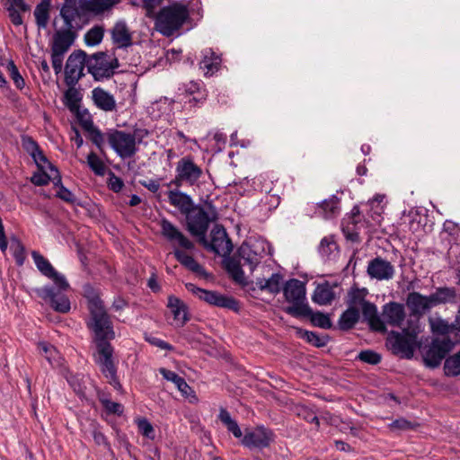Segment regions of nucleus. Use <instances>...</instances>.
I'll return each instance as SVG.
<instances>
[{
	"label": "nucleus",
	"instance_id": "nucleus-1",
	"mask_svg": "<svg viewBox=\"0 0 460 460\" xmlns=\"http://www.w3.org/2000/svg\"><path fill=\"white\" fill-rule=\"evenodd\" d=\"M84 296L87 300V308L90 319L87 327L93 332V341L96 345L94 361L108 383L117 391L122 389V385L117 375V366L113 360V348L111 341L115 338L113 324L108 314L100 292L92 285L84 286Z\"/></svg>",
	"mask_w": 460,
	"mask_h": 460
},
{
	"label": "nucleus",
	"instance_id": "nucleus-2",
	"mask_svg": "<svg viewBox=\"0 0 460 460\" xmlns=\"http://www.w3.org/2000/svg\"><path fill=\"white\" fill-rule=\"evenodd\" d=\"M31 257L38 270L48 279L54 282V286L46 285L34 289L36 295L49 303L50 307L61 314H66L70 311L71 304L65 291L70 288L66 277L58 272L49 261L37 251L31 252Z\"/></svg>",
	"mask_w": 460,
	"mask_h": 460
},
{
	"label": "nucleus",
	"instance_id": "nucleus-3",
	"mask_svg": "<svg viewBox=\"0 0 460 460\" xmlns=\"http://www.w3.org/2000/svg\"><path fill=\"white\" fill-rule=\"evenodd\" d=\"M115 0H78L75 2L68 0L65 6H60L59 16L64 22L65 27L74 31L80 29L91 14L98 15L111 9Z\"/></svg>",
	"mask_w": 460,
	"mask_h": 460
},
{
	"label": "nucleus",
	"instance_id": "nucleus-4",
	"mask_svg": "<svg viewBox=\"0 0 460 460\" xmlns=\"http://www.w3.org/2000/svg\"><path fill=\"white\" fill-rule=\"evenodd\" d=\"M186 217V228L189 233L198 237L199 242L207 245V233L210 223L217 219V208L212 201H206L205 207L194 205Z\"/></svg>",
	"mask_w": 460,
	"mask_h": 460
},
{
	"label": "nucleus",
	"instance_id": "nucleus-5",
	"mask_svg": "<svg viewBox=\"0 0 460 460\" xmlns=\"http://www.w3.org/2000/svg\"><path fill=\"white\" fill-rule=\"evenodd\" d=\"M190 16L188 7L181 3H173L164 6L155 16V27L165 37L173 35L179 31Z\"/></svg>",
	"mask_w": 460,
	"mask_h": 460
},
{
	"label": "nucleus",
	"instance_id": "nucleus-6",
	"mask_svg": "<svg viewBox=\"0 0 460 460\" xmlns=\"http://www.w3.org/2000/svg\"><path fill=\"white\" fill-rule=\"evenodd\" d=\"M202 176V168L194 162L191 155H185L176 163L174 178L167 183V186L176 188L184 185L195 186L199 183Z\"/></svg>",
	"mask_w": 460,
	"mask_h": 460
},
{
	"label": "nucleus",
	"instance_id": "nucleus-7",
	"mask_svg": "<svg viewBox=\"0 0 460 460\" xmlns=\"http://www.w3.org/2000/svg\"><path fill=\"white\" fill-rule=\"evenodd\" d=\"M76 38L75 31L65 27L57 31L50 42L51 64L56 75L61 73L65 55Z\"/></svg>",
	"mask_w": 460,
	"mask_h": 460
},
{
	"label": "nucleus",
	"instance_id": "nucleus-8",
	"mask_svg": "<svg viewBox=\"0 0 460 460\" xmlns=\"http://www.w3.org/2000/svg\"><path fill=\"white\" fill-rule=\"evenodd\" d=\"M386 346L393 354L411 358L417 347V332L407 328L402 332L392 331L386 338Z\"/></svg>",
	"mask_w": 460,
	"mask_h": 460
},
{
	"label": "nucleus",
	"instance_id": "nucleus-9",
	"mask_svg": "<svg viewBox=\"0 0 460 460\" xmlns=\"http://www.w3.org/2000/svg\"><path fill=\"white\" fill-rule=\"evenodd\" d=\"M185 288L189 292L210 305L226 308L235 313L240 310L239 301L233 296L222 295L217 291L204 289L192 283H186Z\"/></svg>",
	"mask_w": 460,
	"mask_h": 460
},
{
	"label": "nucleus",
	"instance_id": "nucleus-10",
	"mask_svg": "<svg viewBox=\"0 0 460 460\" xmlns=\"http://www.w3.org/2000/svg\"><path fill=\"white\" fill-rule=\"evenodd\" d=\"M107 140L114 152L121 158L133 157L138 151L136 137L123 130L112 129L107 134Z\"/></svg>",
	"mask_w": 460,
	"mask_h": 460
},
{
	"label": "nucleus",
	"instance_id": "nucleus-11",
	"mask_svg": "<svg viewBox=\"0 0 460 460\" xmlns=\"http://www.w3.org/2000/svg\"><path fill=\"white\" fill-rule=\"evenodd\" d=\"M88 68L87 54L78 49L73 51L65 66V83L67 86H75L80 79L84 76V67Z\"/></svg>",
	"mask_w": 460,
	"mask_h": 460
},
{
	"label": "nucleus",
	"instance_id": "nucleus-12",
	"mask_svg": "<svg viewBox=\"0 0 460 460\" xmlns=\"http://www.w3.org/2000/svg\"><path fill=\"white\" fill-rule=\"evenodd\" d=\"M454 342L449 338H436L422 350V358L426 366L437 367L453 349Z\"/></svg>",
	"mask_w": 460,
	"mask_h": 460
},
{
	"label": "nucleus",
	"instance_id": "nucleus-13",
	"mask_svg": "<svg viewBox=\"0 0 460 460\" xmlns=\"http://www.w3.org/2000/svg\"><path fill=\"white\" fill-rule=\"evenodd\" d=\"M283 294L287 302L292 304V305L285 308V312L293 317H295V314L290 313L292 309L302 305H309L306 302L305 284L296 279H290L285 283Z\"/></svg>",
	"mask_w": 460,
	"mask_h": 460
},
{
	"label": "nucleus",
	"instance_id": "nucleus-14",
	"mask_svg": "<svg viewBox=\"0 0 460 460\" xmlns=\"http://www.w3.org/2000/svg\"><path fill=\"white\" fill-rule=\"evenodd\" d=\"M88 73L95 81L111 78L114 75L111 66L109 65L107 52L99 51L93 55H87Z\"/></svg>",
	"mask_w": 460,
	"mask_h": 460
},
{
	"label": "nucleus",
	"instance_id": "nucleus-15",
	"mask_svg": "<svg viewBox=\"0 0 460 460\" xmlns=\"http://www.w3.org/2000/svg\"><path fill=\"white\" fill-rule=\"evenodd\" d=\"M161 234L164 239L171 243L173 246L184 250H193L195 245L187 236H185L177 226L166 218L160 221Z\"/></svg>",
	"mask_w": 460,
	"mask_h": 460
},
{
	"label": "nucleus",
	"instance_id": "nucleus-16",
	"mask_svg": "<svg viewBox=\"0 0 460 460\" xmlns=\"http://www.w3.org/2000/svg\"><path fill=\"white\" fill-rule=\"evenodd\" d=\"M273 440L271 430L259 427L253 430L246 431L242 438V444L250 448L263 449L268 447Z\"/></svg>",
	"mask_w": 460,
	"mask_h": 460
},
{
	"label": "nucleus",
	"instance_id": "nucleus-17",
	"mask_svg": "<svg viewBox=\"0 0 460 460\" xmlns=\"http://www.w3.org/2000/svg\"><path fill=\"white\" fill-rule=\"evenodd\" d=\"M394 272V267L391 262L379 256L372 259L367 268V275L377 280L392 279Z\"/></svg>",
	"mask_w": 460,
	"mask_h": 460
},
{
	"label": "nucleus",
	"instance_id": "nucleus-18",
	"mask_svg": "<svg viewBox=\"0 0 460 460\" xmlns=\"http://www.w3.org/2000/svg\"><path fill=\"white\" fill-rule=\"evenodd\" d=\"M405 304L413 316H421L434 307L430 295L425 296L416 291L407 295Z\"/></svg>",
	"mask_w": 460,
	"mask_h": 460
},
{
	"label": "nucleus",
	"instance_id": "nucleus-19",
	"mask_svg": "<svg viewBox=\"0 0 460 460\" xmlns=\"http://www.w3.org/2000/svg\"><path fill=\"white\" fill-rule=\"evenodd\" d=\"M290 313H293L296 318H308L314 326L325 330L332 327V323L327 314H323L320 311L314 312L309 305H302L294 308Z\"/></svg>",
	"mask_w": 460,
	"mask_h": 460
},
{
	"label": "nucleus",
	"instance_id": "nucleus-20",
	"mask_svg": "<svg viewBox=\"0 0 460 460\" xmlns=\"http://www.w3.org/2000/svg\"><path fill=\"white\" fill-rule=\"evenodd\" d=\"M204 246L217 254H221L222 252L228 254L233 249L232 243L225 228L217 225L211 231V242H207V245Z\"/></svg>",
	"mask_w": 460,
	"mask_h": 460
},
{
	"label": "nucleus",
	"instance_id": "nucleus-21",
	"mask_svg": "<svg viewBox=\"0 0 460 460\" xmlns=\"http://www.w3.org/2000/svg\"><path fill=\"white\" fill-rule=\"evenodd\" d=\"M78 119L83 129L87 132V137L92 141L96 147L102 151V147L104 145V136L102 131L94 126V123L89 114L85 112L84 114H80L78 112Z\"/></svg>",
	"mask_w": 460,
	"mask_h": 460
},
{
	"label": "nucleus",
	"instance_id": "nucleus-22",
	"mask_svg": "<svg viewBox=\"0 0 460 460\" xmlns=\"http://www.w3.org/2000/svg\"><path fill=\"white\" fill-rule=\"evenodd\" d=\"M222 58L212 49H205L201 51L199 68L205 76H212L221 67Z\"/></svg>",
	"mask_w": 460,
	"mask_h": 460
},
{
	"label": "nucleus",
	"instance_id": "nucleus-23",
	"mask_svg": "<svg viewBox=\"0 0 460 460\" xmlns=\"http://www.w3.org/2000/svg\"><path fill=\"white\" fill-rule=\"evenodd\" d=\"M92 100L94 105L103 111L110 112L116 111L117 103L114 96L100 86L93 89Z\"/></svg>",
	"mask_w": 460,
	"mask_h": 460
},
{
	"label": "nucleus",
	"instance_id": "nucleus-24",
	"mask_svg": "<svg viewBox=\"0 0 460 460\" xmlns=\"http://www.w3.org/2000/svg\"><path fill=\"white\" fill-rule=\"evenodd\" d=\"M178 189L176 188V190H171L167 192L168 202L182 215H186L194 207V202L189 194Z\"/></svg>",
	"mask_w": 460,
	"mask_h": 460
},
{
	"label": "nucleus",
	"instance_id": "nucleus-25",
	"mask_svg": "<svg viewBox=\"0 0 460 460\" xmlns=\"http://www.w3.org/2000/svg\"><path fill=\"white\" fill-rule=\"evenodd\" d=\"M167 307L171 310L173 320L178 327H182L190 320L188 306L179 297L172 295L169 296Z\"/></svg>",
	"mask_w": 460,
	"mask_h": 460
},
{
	"label": "nucleus",
	"instance_id": "nucleus-26",
	"mask_svg": "<svg viewBox=\"0 0 460 460\" xmlns=\"http://www.w3.org/2000/svg\"><path fill=\"white\" fill-rule=\"evenodd\" d=\"M433 306L460 302V293L453 287H438L430 294Z\"/></svg>",
	"mask_w": 460,
	"mask_h": 460
},
{
	"label": "nucleus",
	"instance_id": "nucleus-27",
	"mask_svg": "<svg viewBox=\"0 0 460 460\" xmlns=\"http://www.w3.org/2000/svg\"><path fill=\"white\" fill-rule=\"evenodd\" d=\"M383 317L392 326H401L405 318L403 305L390 302L383 307Z\"/></svg>",
	"mask_w": 460,
	"mask_h": 460
},
{
	"label": "nucleus",
	"instance_id": "nucleus-28",
	"mask_svg": "<svg viewBox=\"0 0 460 460\" xmlns=\"http://www.w3.org/2000/svg\"><path fill=\"white\" fill-rule=\"evenodd\" d=\"M224 268L232 279L242 287H247L249 281L244 276V271L239 260L235 257H227L224 260Z\"/></svg>",
	"mask_w": 460,
	"mask_h": 460
},
{
	"label": "nucleus",
	"instance_id": "nucleus-29",
	"mask_svg": "<svg viewBox=\"0 0 460 460\" xmlns=\"http://www.w3.org/2000/svg\"><path fill=\"white\" fill-rule=\"evenodd\" d=\"M112 41L119 49H125L132 45V36L124 22H118L111 31Z\"/></svg>",
	"mask_w": 460,
	"mask_h": 460
},
{
	"label": "nucleus",
	"instance_id": "nucleus-30",
	"mask_svg": "<svg viewBox=\"0 0 460 460\" xmlns=\"http://www.w3.org/2000/svg\"><path fill=\"white\" fill-rule=\"evenodd\" d=\"M334 298L335 294L333 288L327 281L323 284H319L315 288L312 296L313 302L319 305H331Z\"/></svg>",
	"mask_w": 460,
	"mask_h": 460
},
{
	"label": "nucleus",
	"instance_id": "nucleus-31",
	"mask_svg": "<svg viewBox=\"0 0 460 460\" xmlns=\"http://www.w3.org/2000/svg\"><path fill=\"white\" fill-rule=\"evenodd\" d=\"M159 372L165 380L173 383L183 396L189 397L194 394L193 389L187 384L185 379L175 372L164 367H161Z\"/></svg>",
	"mask_w": 460,
	"mask_h": 460
},
{
	"label": "nucleus",
	"instance_id": "nucleus-32",
	"mask_svg": "<svg viewBox=\"0 0 460 460\" xmlns=\"http://www.w3.org/2000/svg\"><path fill=\"white\" fill-rule=\"evenodd\" d=\"M173 255L175 259L187 270L200 276H207L205 269L198 261H196L192 256L185 253L183 251L178 248L174 249Z\"/></svg>",
	"mask_w": 460,
	"mask_h": 460
},
{
	"label": "nucleus",
	"instance_id": "nucleus-33",
	"mask_svg": "<svg viewBox=\"0 0 460 460\" xmlns=\"http://www.w3.org/2000/svg\"><path fill=\"white\" fill-rule=\"evenodd\" d=\"M361 310L364 318L369 322L372 329L380 332L385 330L384 323L377 315L376 306L373 303L369 301L364 302V304L361 305Z\"/></svg>",
	"mask_w": 460,
	"mask_h": 460
},
{
	"label": "nucleus",
	"instance_id": "nucleus-34",
	"mask_svg": "<svg viewBox=\"0 0 460 460\" xmlns=\"http://www.w3.org/2000/svg\"><path fill=\"white\" fill-rule=\"evenodd\" d=\"M52 0H40V2L35 6L33 15L35 17V22L38 28L46 29L49 21V12L51 7Z\"/></svg>",
	"mask_w": 460,
	"mask_h": 460
},
{
	"label": "nucleus",
	"instance_id": "nucleus-35",
	"mask_svg": "<svg viewBox=\"0 0 460 460\" xmlns=\"http://www.w3.org/2000/svg\"><path fill=\"white\" fill-rule=\"evenodd\" d=\"M359 320V311L357 307L349 306L339 318L338 326L341 331L352 329Z\"/></svg>",
	"mask_w": 460,
	"mask_h": 460
},
{
	"label": "nucleus",
	"instance_id": "nucleus-36",
	"mask_svg": "<svg viewBox=\"0 0 460 460\" xmlns=\"http://www.w3.org/2000/svg\"><path fill=\"white\" fill-rule=\"evenodd\" d=\"M31 158L35 162L39 170L42 171L48 169L50 172L55 173V177H53L54 185L61 183V176L59 174L58 168L49 161V159L43 154L41 149H40L34 156H31Z\"/></svg>",
	"mask_w": 460,
	"mask_h": 460
},
{
	"label": "nucleus",
	"instance_id": "nucleus-37",
	"mask_svg": "<svg viewBox=\"0 0 460 460\" xmlns=\"http://www.w3.org/2000/svg\"><path fill=\"white\" fill-rule=\"evenodd\" d=\"M238 256L243 260L244 264L250 267L251 271L261 263V256L252 249L249 245H241L238 249Z\"/></svg>",
	"mask_w": 460,
	"mask_h": 460
},
{
	"label": "nucleus",
	"instance_id": "nucleus-38",
	"mask_svg": "<svg viewBox=\"0 0 460 460\" xmlns=\"http://www.w3.org/2000/svg\"><path fill=\"white\" fill-rule=\"evenodd\" d=\"M340 199L332 195L330 199H324L318 204V213L324 218L335 217L340 212Z\"/></svg>",
	"mask_w": 460,
	"mask_h": 460
},
{
	"label": "nucleus",
	"instance_id": "nucleus-39",
	"mask_svg": "<svg viewBox=\"0 0 460 460\" xmlns=\"http://www.w3.org/2000/svg\"><path fill=\"white\" fill-rule=\"evenodd\" d=\"M218 418L226 427L227 430L234 436V438H243V432L238 423L232 419L230 413L225 408L220 409Z\"/></svg>",
	"mask_w": 460,
	"mask_h": 460
},
{
	"label": "nucleus",
	"instance_id": "nucleus-40",
	"mask_svg": "<svg viewBox=\"0 0 460 460\" xmlns=\"http://www.w3.org/2000/svg\"><path fill=\"white\" fill-rule=\"evenodd\" d=\"M179 91H182V93L187 96H190L196 93L199 95V97L194 96L190 99L189 102L190 104L193 103V106L204 99L203 94L200 93V83L199 82L190 81L188 84H184L181 87L179 88Z\"/></svg>",
	"mask_w": 460,
	"mask_h": 460
},
{
	"label": "nucleus",
	"instance_id": "nucleus-41",
	"mask_svg": "<svg viewBox=\"0 0 460 460\" xmlns=\"http://www.w3.org/2000/svg\"><path fill=\"white\" fill-rule=\"evenodd\" d=\"M299 333L301 338L316 348L325 347L329 341L328 335L320 336L316 332L307 330H300Z\"/></svg>",
	"mask_w": 460,
	"mask_h": 460
},
{
	"label": "nucleus",
	"instance_id": "nucleus-42",
	"mask_svg": "<svg viewBox=\"0 0 460 460\" xmlns=\"http://www.w3.org/2000/svg\"><path fill=\"white\" fill-rule=\"evenodd\" d=\"M282 279L283 278L280 273H273L268 279H266L263 286L261 287V290H266L270 294L277 295L281 290Z\"/></svg>",
	"mask_w": 460,
	"mask_h": 460
},
{
	"label": "nucleus",
	"instance_id": "nucleus-43",
	"mask_svg": "<svg viewBox=\"0 0 460 460\" xmlns=\"http://www.w3.org/2000/svg\"><path fill=\"white\" fill-rule=\"evenodd\" d=\"M66 106L71 111H78L82 96L75 86H68L65 92Z\"/></svg>",
	"mask_w": 460,
	"mask_h": 460
},
{
	"label": "nucleus",
	"instance_id": "nucleus-44",
	"mask_svg": "<svg viewBox=\"0 0 460 460\" xmlns=\"http://www.w3.org/2000/svg\"><path fill=\"white\" fill-rule=\"evenodd\" d=\"M58 190L56 192V197L62 199L63 201L73 205V206H79L84 207L83 203L75 197V195L66 189L65 186H63L62 182L56 185Z\"/></svg>",
	"mask_w": 460,
	"mask_h": 460
},
{
	"label": "nucleus",
	"instance_id": "nucleus-45",
	"mask_svg": "<svg viewBox=\"0 0 460 460\" xmlns=\"http://www.w3.org/2000/svg\"><path fill=\"white\" fill-rule=\"evenodd\" d=\"M11 250L18 266H22L25 261V248L22 243L16 236L11 238Z\"/></svg>",
	"mask_w": 460,
	"mask_h": 460
},
{
	"label": "nucleus",
	"instance_id": "nucleus-46",
	"mask_svg": "<svg viewBox=\"0 0 460 460\" xmlns=\"http://www.w3.org/2000/svg\"><path fill=\"white\" fill-rule=\"evenodd\" d=\"M104 36V29L102 26H94L84 35V41L87 46H96L100 44Z\"/></svg>",
	"mask_w": 460,
	"mask_h": 460
},
{
	"label": "nucleus",
	"instance_id": "nucleus-47",
	"mask_svg": "<svg viewBox=\"0 0 460 460\" xmlns=\"http://www.w3.org/2000/svg\"><path fill=\"white\" fill-rule=\"evenodd\" d=\"M444 370L447 376H456L460 375V352L446 359Z\"/></svg>",
	"mask_w": 460,
	"mask_h": 460
},
{
	"label": "nucleus",
	"instance_id": "nucleus-48",
	"mask_svg": "<svg viewBox=\"0 0 460 460\" xmlns=\"http://www.w3.org/2000/svg\"><path fill=\"white\" fill-rule=\"evenodd\" d=\"M99 401L102 403L107 414H116L118 416L123 414L124 406L121 403L113 402L109 398L105 397L104 395H100Z\"/></svg>",
	"mask_w": 460,
	"mask_h": 460
},
{
	"label": "nucleus",
	"instance_id": "nucleus-49",
	"mask_svg": "<svg viewBox=\"0 0 460 460\" xmlns=\"http://www.w3.org/2000/svg\"><path fill=\"white\" fill-rule=\"evenodd\" d=\"M87 164L90 169L98 176H103L106 172V166L104 163L99 158V156L91 152L87 155Z\"/></svg>",
	"mask_w": 460,
	"mask_h": 460
},
{
	"label": "nucleus",
	"instance_id": "nucleus-50",
	"mask_svg": "<svg viewBox=\"0 0 460 460\" xmlns=\"http://www.w3.org/2000/svg\"><path fill=\"white\" fill-rule=\"evenodd\" d=\"M431 330L434 333L446 335L456 332L454 322L449 323L447 321L438 318L431 322Z\"/></svg>",
	"mask_w": 460,
	"mask_h": 460
},
{
	"label": "nucleus",
	"instance_id": "nucleus-51",
	"mask_svg": "<svg viewBox=\"0 0 460 460\" xmlns=\"http://www.w3.org/2000/svg\"><path fill=\"white\" fill-rule=\"evenodd\" d=\"M7 70L9 72V75L11 79L13 81L15 86L22 90L25 86V82L22 75L20 74L17 66H15L13 60L9 61L7 64Z\"/></svg>",
	"mask_w": 460,
	"mask_h": 460
},
{
	"label": "nucleus",
	"instance_id": "nucleus-52",
	"mask_svg": "<svg viewBox=\"0 0 460 460\" xmlns=\"http://www.w3.org/2000/svg\"><path fill=\"white\" fill-rule=\"evenodd\" d=\"M53 177H55L54 172H47L45 170H39V172L33 173L31 181L36 186H44L50 181H53Z\"/></svg>",
	"mask_w": 460,
	"mask_h": 460
},
{
	"label": "nucleus",
	"instance_id": "nucleus-53",
	"mask_svg": "<svg viewBox=\"0 0 460 460\" xmlns=\"http://www.w3.org/2000/svg\"><path fill=\"white\" fill-rule=\"evenodd\" d=\"M38 349L40 353L44 355L49 364L52 365L56 361V357L58 353L53 345L47 342H40L38 344Z\"/></svg>",
	"mask_w": 460,
	"mask_h": 460
},
{
	"label": "nucleus",
	"instance_id": "nucleus-54",
	"mask_svg": "<svg viewBox=\"0 0 460 460\" xmlns=\"http://www.w3.org/2000/svg\"><path fill=\"white\" fill-rule=\"evenodd\" d=\"M358 358L367 364L377 365L381 362L382 357L374 350L366 349L359 352Z\"/></svg>",
	"mask_w": 460,
	"mask_h": 460
},
{
	"label": "nucleus",
	"instance_id": "nucleus-55",
	"mask_svg": "<svg viewBox=\"0 0 460 460\" xmlns=\"http://www.w3.org/2000/svg\"><path fill=\"white\" fill-rule=\"evenodd\" d=\"M22 146L31 156H34L40 149L38 143L28 135L22 136Z\"/></svg>",
	"mask_w": 460,
	"mask_h": 460
},
{
	"label": "nucleus",
	"instance_id": "nucleus-56",
	"mask_svg": "<svg viewBox=\"0 0 460 460\" xmlns=\"http://www.w3.org/2000/svg\"><path fill=\"white\" fill-rule=\"evenodd\" d=\"M337 248V244L333 240L332 236H325L322 239L319 245V252L324 256H328L332 253L333 249Z\"/></svg>",
	"mask_w": 460,
	"mask_h": 460
},
{
	"label": "nucleus",
	"instance_id": "nucleus-57",
	"mask_svg": "<svg viewBox=\"0 0 460 460\" xmlns=\"http://www.w3.org/2000/svg\"><path fill=\"white\" fill-rule=\"evenodd\" d=\"M137 428L144 437L154 438L155 429L152 424L146 418H142L137 420Z\"/></svg>",
	"mask_w": 460,
	"mask_h": 460
},
{
	"label": "nucleus",
	"instance_id": "nucleus-58",
	"mask_svg": "<svg viewBox=\"0 0 460 460\" xmlns=\"http://www.w3.org/2000/svg\"><path fill=\"white\" fill-rule=\"evenodd\" d=\"M92 435L96 445L103 446L108 450H111V444L107 437L100 430L97 425H93Z\"/></svg>",
	"mask_w": 460,
	"mask_h": 460
},
{
	"label": "nucleus",
	"instance_id": "nucleus-59",
	"mask_svg": "<svg viewBox=\"0 0 460 460\" xmlns=\"http://www.w3.org/2000/svg\"><path fill=\"white\" fill-rule=\"evenodd\" d=\"M297 414H298V416L302 417L306 421L315 424L316 429H319L320 420H319L318 417L315 415L314 412L310 411L308 408L302 407L301 409H299Z\"/></svg>",
	"mask_w": 460,
	"mask_h": 460
},
{
	"label": "nucleus",
	"instance_id": "nucleus-60",
	"mask_svg": "<svg viewBox=\"0 0 460 460\" xmlns=\"http://www.w3.org/2000/svg\"><path fill=\"white\" fill-rule=\"evenodd\" d=\"M364 302H367V300L365 299L364 295L360 292L359 289H352L349 293L348 304L349 305V306L356 307V305H362Z\"/></svg>",
	"mask_w": 460,
	"mask_h": 460
},
{
	"label": "nucleus",
	"instance_id": "nucleus-61",
	"mask_svg": "<svg viewBox=\"0 0 460 460\" xmlns=\"http://www.w3.org/2000/svg\"><path fill=\"white\" fill-rule=\"evenodd\" d=\"M9 19L14 26H21L23 23L22 17L18 9L14 7V4H10L6 7Z\"/></svg>",
	"mask_w": 460,
	"mask_h": 460
},
{
	"label": "nucleus",
	"instance_id": "nucleus-62",
	"mask_svg": "<svg viewBox=\"0 0 460 460\" xmlns=\"http://www.w3.org/2000/svg\"><path fill=\"white\" fill-rule=\"evenodd\" d=\"M389 428L391 429L409 430L413 429V424L404 418H399L389 424Z\"/></svg>",
	"mask_w": 460,
	"mask_h": 460
},
{
	"label": "nucleus",
	"instance_id": "nucleus-63",
	"mask_svg": "<svg viewBox=\"0 0 460 460\" xmlns=\"http://www.w3.org/2000/svg\"><path fill=\"white\" fill-rule=\"evenodd\" d=\"M142 6L146 12L147 17H153L156 7L161 5L164 0H141Z\"/></svg>",
	"mask_w": 460,
	"mask_h": 460
},
{
	"label": "nucleus",
	"instance_id": "nucleus-64",
	"mask_svg": "<svg viewBox=\"0 0 460 460\" xmlns=\"http://www.w3.org/2000/svg\"><path fill=\"white\" fill-rule=\"evenodd\" d=\"M146 341L150 343L151 345L153 346H155L159 349H165V350H172V346L170 345L168 342L159 339V338H156V337H153V336H146Z\"/></svg>",
	"mask_w": 460,
	"mask_h": 460
}]
</instances>
